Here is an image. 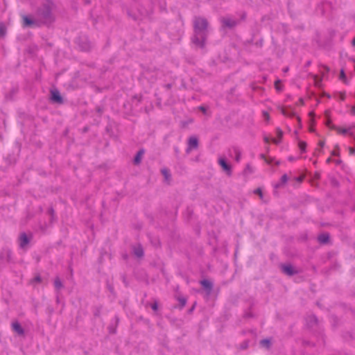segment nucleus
Instances as JSON below:
<instances>
[{"label": "nucleus", "mask_w": 355, "mask_h": 355, "mask_svg": "<svg viewBox=\"0 0 355 355\" xmlns=\"http://www.w3.org/2000/svg\"><path fill=\"white\" fill-rule=\"evenodd\" d=\"M23 24L24 26H41L39 22L37 21L36 17H35V15H33V18H31L28 16H24L23 17Z\"/></svg>", "instance_id": "39448f33"}, {"label": "nucleus", "mask_w": 355, "mask_h": 355, "mask_svg": "<svg viewBox=\"0 0 355 355\" xmlns=\"http://www.w3.org/2000/svg\"><path fill=\"white\" fill-rule=\"evenodd\" d=\"M351 113L352 114L355 115V107H352Z\"/></svg>", "instance_id": "3c124183"}, {"label": "nucleus", "mask_w": 355, "mask_h": 355, "mask_svg": "<svg viewBox=\"0 0 355 355\" xmlns=\"http://www.w3.org/2000/svg\"><path fill=\"white\" fill-rule=\"evenodd\" d=\"M30 240L28 238L26 233L23 232L19 236V246L24 248L26 245L28 244Z\"/></svg>", "instance_id": "ddd939ff"}, {"label": "nucleus", "mask_w": 355, "mask_h": 355, "mask_svg": "<svg viewBox=\"0 0 355 355\" xmlns=\"http://www.w3.org/2000/svg\"><path fill=\"white\" fill-rule=\"evenodd\" d=\"M299 124L301 123V119L299 116L297 117Z\"/></svg>", "instance_id": "bf43d9fd"}, {"label": "nucleus", "mask_w": 355, "mask_h": 355, "mask_svg": "<svg viewBox=\"0 0 355 355\" xmlns=\"http://www.w3.org/2000/svg\"><path fill=\"white\" fill-rule=\"evenodd\" d=\"M171 87H172V85H171V84H170V83L166 84V85H165V87H166L167 89H170L171 88Z\"/></svg>", "instance_id": "8fccbe9b"}, {"label": "nucleus", "mask_w": 355, "mask_h": 355, "mask_svg": "<svg viewBox=\"0 0 355 355\" xmlns=\"http://www.w3.org/2000/svg\"><path fill=\"white\" fill-rule=\"evenodd\" d=\"M318 241L321 244H327L329 241V234L328 233H322L318 236Z\"/></svg>", "instance_id": "4468645a"}, {"label": "nucleus", "mask_w": 355, "mask_h": 355, "mask_svg": "<svg viewBox=\"0 0 355 355\" xmlns=\"http://www.w3.org/2000/svg\"><path fill=\"white\" fill-rule=\"evenodd\" d=\"M319 146L322 148L324 146V141H319Z\"/></svg>", "instance_id": "de8ad7c7"}, {"label": "nucleus", "mask_w": 355, "mask_h": 355, "mask_svg": "<svg viewBox=\"0 0 355 355\" xmlns=\"http://www.w3.org/2000/svg\"><path fill=\"white\" fill-rule=\"evenodd\" d=\"M200 283L202 286V287L206 290L207 293L209 295L213 289V284L207 279L201 280Z\"/></svg>", "instance_id": "f8f14e48"}, {"label": "nucleus", "mask_w": 355, "mask_h": 355, "mask_svg": "<svg viewBox=\"0 0 355 355\" xmlns=\"http://www.w3.org/2000/svg\"><path fill=\"white\" fill-rule=\"evenodd\" d=\"M331 155L334 156H339V147L336 146L335 149L332 151Z\"/></svg>", "instance_id": "2f4dec72"}, {"label": "nucleus", "mask_w": 355, "mask_h": 355, "mask_svg": "<svg viewBox=\"0 0 355 355\" xmlns=\"http://www.w3.org/2000/svg\"><path fill=\"white\" fill-rule=\"evenodd\" d=\"M281 268L282 271L288 276H293L298 273V271L295 270L291 264L282 265Z\"/></svg>", "instance_id": "0eeeda50"}, {"label": "nucleus", "mask_w": 355, "mask_h": 355, "mask_svg": "<svg viewBox=\"0 0 355 355\" xmlns=\"http://www.w3.org/2000/svg\"><path fill=\"white\" fill-rule=\"evenodd\" d=\"M132 252L137 258H141L144 255V249L141 244H137L132 246Z\"/></svg>", "instance_id": "1a4fd4ad"}, {"label": "nucleus", "mask_w": 355, "mask_h": 355, "mask_svg": "<svg viewBox=\"0 0 355 355\" xmlns=\"http://www.w3.org/2000/svg\"><path fill=\"white\" fill-rule=\"evenodd\" d=\"M329 113L330 112L329 110L325 111V116L327 117V121L325 122V125L330 129H337V126L332 124L331 119H329Z\"/></svg>", "instance_id": "f3484780"}, {"label": "nucleus", "mask_w": 355, "mask_h": 355, "mask_svg": "<svg viewBox=\"0 0 355 355\" xmlns=\"http://www.w3.org/2000/svg\"><path fill=\"white\" fill-rule=\"evenodd\" d=\"M263 139L266 143H269L270 141V138L268 137H265Z\"/></svg>", "instance_id": "09e8293b"}, {"label": "nucleus", "mask_w": 355, "mask_h": 355, "mask_svg": "<svg viewBox=\"0 0 355 355\" xmlns=\"http://www.w3.org/2000/svg\"><path fill=\"white\" fill-rule=\"evenodd\" d=\"M53 8V2L46 0L36 9L34 14L40 26H49L55 21Z\"/></svg>", "instance_id": "f03ea898"}, {"label": "nucleus", "mask_w": 355, "mask_h": 355, "mask_svg": "<svg viewBox=\"0 0 355 355\" xmlns=\"http://www.w3.org/2000/svg\"><path fill=\"white\" fill-rule=\"evenodd\" d=\"M280 83H281V81L279 80H276L275 83V89L279 92L282 90V87L280 85Z\"/></svg>", "instance_id": "7c9ffc66"}, {"label": "nucleus", "mask_w": 355, "mask_h": 355, "mask_svg": "<svg viewBox=\"0 0 355 355\" xmlns=\"http://www.w3.org/2000/svg\"><path fill=\"white\" fill-rule=\"evenodd\" d=\"M309 115H310L311 116H314V113H313V112H310V113H309Z\"/></svg>", "instance_id": "0e129e2a"}, {"label": "nucleus", "mask_w": 355, "mask_h": 355, "mask_svg": "<svg viewBox=\"0 0 355 355\" xmlns=\"http://www.w3.org/2000/svg\"><path fill=\"white\" fill-rule=\"evenodd\" d=\"M195 308V304L193 305V306L189 310V313H191L193 311Z\"/></svg>", "instance_id": "864d4df0"}, {"label": "nucleus", "mask_w": 355, "mask_h": 355, "mask_svg": "<svg viewBox=\"0 0 355 355\" xmlns=\"http://www.w3.org/2000/svg\"><path fill=\"white\" fill-rule=\"evenodd\" d=\"M340 79L343 80V82L345 83H347V80H346V76H345V71L343 69H341L340 71Z\"/></svg>", "instance_id": "c756f323"}, {"label": "nucleus", "mask_w": 355, "mask_h": 355, "mask_svg": "<svg viewBox=\"0 0 355 355\" xmlns=\"http://www.w3.org/2000/svg\"><path fill=\"white\" fill-rule=\"evenodd\" d=\"M48 212L49 213V214H51V216H53L54 214V209L53 208H50L48 211Z\"/></svg>", "instance_id": "a18cd8bd"}, {"label": "nucleus", "mask_w": 355, "mask_h": 355, "mask_svg": "<svg viewBox=\"0 0 355 355\" xmlns=\"http://www.w3.org/2000/svg\"><path fill=\"white\" fill-rule=\"evenodd\" d=\"M327 162H331V158H328L327 160Z\"/></svg>", "instance_id": "774afa93"}, {"label": "nucleus", "mask_w": 355, "mask_h": 355, "mask_svg": "<svg viewBox=\"0 0 355 355\" xmlns=\"http://www.w3.org/2000/svg\"><path fill=\"white\" fill-rule=\"evenodd\" d=\"M260 345L266 349H270L271 346V341L268 338L263 339L260 341Z\"/></svg>", "instance_id": "412c9836"}, {"label": "nucleus", "mask_w": 355, "mask_h": 355, "mask_svg": "<svg viewBox=\"0 0 355 355\" xmlns=\"http://www.w3.org/2000/svg\"><path fill=\"white\" fill-rule=\"evenodd\" d=\"M263 116H264V119L266 121H268L270 120V116H269V114L267 112H263Z\"/></svg>", "instance_id": "4c0bfd02"}, {"label": "nucleus", "mask_w": 355, "mask_h": 355, "mask_svg": "<svg viewBox=\"0 0 355 355\" xmlns=\"http://www.w3.org/2000/svg\"><path fill=\"white\" fill-rule=\"evenodd\" d=\"M78 44L83 51H89L92 49V43L85 36L80 37L78 38Z\"/></svg>", "instance_id": "7ed1b4c3"}, {"label": "nucleus", "mask_w": 355, "mask_h": 355, "mask_svg": "<svg viewBox=\"0 0 355 355\" xmlns=\"http://www.w3.org/2000/svg\"><path fill=\"white\" fill-rule=\"evenodd\" d=\"M218 164L223 168L224 171H225L226 174L228 176L232 175V166L229 164L224 158L218 159Z\"/></svg>", "instance_id": "423d86ee"}, {"label": "nucleus", "mask_w": 355, "mask_h": 355, "mask_svg": "<svg viewBox=\"0 0 355 355\" xmlns=\"http://www.w3.org/2000/svg\"><path fill=\"white\" fill-rule=\"evenodd\" d=\"M123 282L126 284V282H125V276H123Z\"/></svg>", "instance_id": "69168bd1"}, {"label": "nucleus", "mask_w": 355, "mask_h": 355, "mask_svg": "<svg viewBox=\"0 0 355 355\" xmlns=\"http://www.w3.org/2000/svg\"><path fill=\"white\" fill-rule=\"evenodd\" d=\"M276 132H277V136L278 137V139H273L272 142L275 144H278L280 142V141L283 137V132L280 128H278L276 129Z\"/></svg>", "instance_id": "a211bd4d"}, {"label": "nucleus", "mask_w": 355, "mask_h": 355, "mask_svg": "<svg viewBox=\"0 0 355 355\" xmlns=\"http://www.w3.org/2000/svg\"><path fill=\"white\" fill-rule=\"evenodd\" d=\"M198 147V140L196 137H190L188 140V148L187 152L189 153L192 149H196Z\"/></svg>", "instance_id": "9b49d317"}, {"label": "nucleus", "mask_w": 355, "mask_h": 355, "mask_svg": "<svg viewBox=\"0 0 355 355\" xmlns=\"http://www.w3.org/2000/svg\"><path fill=\"white\" fill-rule=\"evenodd\" d=\"M102 306H96L94 309V315L95 317H100L101 313Z\"/></svg>", "instance_id": "bb28decb"}, {"label": "nucleus", "mask_w": 355, "mask_h": 355, "mask_svg": "<svg viewBox=\"0 0 355 355\" xmlns=\"http://www.w3.org/2000/svg\"><path fill=\"white\" fill-rule=\"evenodd\" d=\"M199 110H200L202 113H204V114H206V112H207V109H206V107H204V106H200V107H199Z\"/></svg>", "instance_id": "a19ab883"}, {"label": "nucleus", "mask_w": 355, "mask_h": 355, "mask_svg": "<svg viewBox=\"0 0 355 355\" xmlns=\"http://www.w3.org/2000/svg\"><path fill=\"white\" fill-rule=\"evenodd\" d=\"M51 99L52 101L58 103H62L63 99L60 92L58 89L51 91Z\"/></svg>", "instance_id": "9d476101"}, {"label": "nucleus", "mask_w": 355, "mask_h": 355, "mask_svg": "<svg viewBox=\"0 0 355 355\" xmlns=\"http://www.w3.org/2000/svg\"><path fill=\"white\" fill-rule=\"evenodd\" d=\"M352 46H355V37L352 42Z\"/></svg>", "instance_id": "6e6d98bb"}, {"label": "nucleus", "mask_w": 355, "mask_h": 355, "mask_svg": "<svg viewBox=\"0 0 355 355\" xmlns=\"http://www.w3.org/2000/svg\"><path fill=\"white\" fill-rule=\"evenodd\" d=\"M306 322L309 327H313L318 324V318L315 315H311L307 317Z\"/></svg>", "instance_id": "2eb2a0df"}, {"label": "nucleus", "mask_w": 355, "mask_h": 355, "mask_svg": "<svg viewBox=\"0 0 355 355\" xmlns=\"http://www.w3.org/2000/svg\"><path fill=\"white\" fill-rule=\"evenodd\" d=\"M254 193L258 194L260 198H263V193L260 188H257V189H255Z\"/></svg>", "instance_id": "f704fd0d"}, {"label": "nucleus", "mask_w": 355, "mask_h": 355, "mask_svg": "<svg viewBox=\"0 0 355 355\" xmlns=\"http://www.w3.org/2000/svg\"><path fill=\"white\" fill-rule=\"evenodd\" d=\"M6 33L5 29L3 27H0V36H3Z\"/></svg>", "instance_id": "58836bf2"}, {"label": "nucleus", "mask_w": 355, "mask_h": 355, "mask_svg": "<svg viewBox=\"0 0 355 355\" xmlns=\"http://www.w3.org/2000/svg\"><path fill=\"white\" fill-rule=\"evenodd\" d=\"M304 99L300 98L299 99V102L297 103V105H304Z\"/></svg>", "instance_id": "c03bdc74"}, {"label": "nucleus", "mask_w": 355, "mask_h": 355, "mask_svg": "<svg viewBox=\"0 0 355 355\" xmlns=\"http://www.w3.org/2000/svg\"><path fill=\"white\" fill-rule=\"evenodd\" d=\"M144 149H140L137 155H135V158H134V160H133V162L135 165H138L141 163V157L143 156V155L144 154Z\"/></svg>", "instance_id": "dca6fc26"}, {"label": "nucleus", "mask_w": 355, "mask_h": 355, "mask_svg": "<svg viewBox=\"0 0 355 355\" xmlns=\"http://www.w3.org/2000/svg\"><path fill=\"white\" fill-rule=\"evenodd\" d=\"M208 21L201 17H195L193 19V36L192 42L197 46L203 49L208 35Z\"/></svg>", "instance_id": "f257e3e1"}, {"label": "nucleus", "mask_w": 355, "mask_h": 355, "mask_svg": "<svg viewBox=\"0 0 355 355\" xmlns=\"http://www.w3.org/2000/svg\"><path fill=\"white\" fill-rule=\"evenodd\" d=\"M234 152L235 153V160H236V162H239L241 159V153L240 150H239V148H234Z\"/></svg>", "instance_id": "b1692460"}, {"label": "nucleus", "mask_w": 355, "mask_h": 355, "mask_svg": "<svg viewBox=\"0 0 355 355\" xmlns=\"http://www.w3.org/2000/svg\"><path fill=\"white\" fill-rule=\"evenodd\" d=\"M128 255H127V254H124V255H123V258H124L125 259H128Z\"/></svg>", "instance_id": "e2e57ef3"}, {"label": "nucleus", "mask_w": 355, "mask_h": 355, "mask_svg": "<svg viewBox=\"0 0 355 355\" xmlns=\"http://www.w3.org/2000/svg\"><path fill=\"white\" fill-rule=\"evenodd\" d=\"M54 286L56 290H60L63 288V284L59 277H56L54 279Z\"/></svg>", "instance_id": "6ab92c4d"}, {"label": "nucleus", "mask_w": 355, "mask_h": 355, "mask_svg": "<svg viewBox=\"0 0 355 355\" xmlns=\"http://www.w3.org/2000/svg\"><path fill=\"white\" fill-rule=\"evenodd\" d=\"M96 110L99 114H101L103 112V109L101 107H97Z\"/></svg>", "instance_id": "ea45409f"}, {"label": "nucleus", "mask_w": 355, "mask_h": 355, "mask_svg": "<svg viewBox=\"0 0 355 355\" xmlns=\"http://www.w3.org/2000/svg\"><path fill=\"white\" fill-rule=\"evenodd\" d=\"M288 68H286V69H284V72H287V71H288Z\"/></svg>", "instance_id": "338daca9"}, {"label": "nucleus", "mask_w": 355, "mask_h": 355, "mask_svg": "<svg viewBox=\"0 0 355 355\" xmlns=\"http://www.w3.org/2000/svg\"><path fill=\"white\" fill-rule=\"evenodd\" d=\"M161 173L164 175L166 181L170 180L171 175L170 171L168 168H162L161 170Z\"/></svg>", "instance_id": "aec40b11"}, {"label": "nucleus", "mask_w": 355, "mask_h": 355, "mask_svg": "<svg viewBox=\"0 0 355 355\" xmlns=\"http://www.w3.org/2000/svg\"><path fill=\"white\" fill-rule=\"evenodd\" d=\"M110 332L112 333V334H114L115 333V329H112L111 328H110Z\"/></svg>", "instance_id": "4d7b16f0"}, {"label": "nucleus", "mask_w": 355, "mask_h": 355, "mask_svg": "<svg viewBox=\"0 0 355 355\" xmlns=\"http://www.w3.org/2000/svg\"><path fill=\"white\" fill-rule=\"evenodd\" d=\"M107 286H108V289H109V291H110L111 293H113V291H114V288H113V286H111V285H108Z\"/></svg>", "instance_id": "49530a36"}, {"label": "nucleus", "mask_w": 355, "mask_h": 355, "mask_svg": "<svg viewBox=\"0 0 355 355\" xmlns=\"http://www.w3.org/2000/svg\"><path fill=\"white\" fill-rule=\"evenodd\" d=\"M334 130H336L338 133H340V134H347V133H349V129H346V128H339L337 126V129H334Z\"/></svg>", "instance_id": "cd10ccee"}, {"label": "nucleus", "mask_w": 355, "mask_h": 355, "mask_svg": "<svg viewBox=\"0 0 355 355\" xmlns=\"http://www.w3.org/2000/svg\"><path fill=\"white\" fill-rule=\"evenodd\" d=\"M245 318H250V317H252V315H251V314H250V313H246V314L245 315Z\"/></svg>", "instance_id": "5fc2aeb1"}, {"label": "nucleus", "mask_w": 355, "mask_h": 355, "mask_svg": "<svg viewBox=\"0 0 355 355\" xmlns=\"http://www.w3.org/2000/svg\"><path fill=\"white\" fill-rule=\"evenodd\" d=\"M350 155H354L355 153V149L354 148L350 147L349 148Z\"/></svg>", "instance_id": "79ce46f5"}, {"label": "nucleus", "mask_w": 355, "mask_h": 355, "mask_svg": "<svg viewBox=\"0 0 355 355\" xmlns=\"http://www.w3.org/2000/svg\"><path fill=\"white\" fill-rule=\"evenodd\" d=\"M220 21L223 28H232L238 24V21L236 20L232 19L230 17H223Z\"/></svg>", "instance_id": "20e7f679"}, {"label": "nucleus", "mask_w": 355, "mask_h": 355, "mask_svg": "<svg viewBox=\"0 0 355 355\" xmlns=\"http://www.w3.org/2000/svg\"><path fill=\"white\" fill-rule=\"evenodd\" d=\"M345 94H340V99H341L342 101H344V100H345Z\"/></svg>", "instance_id": "603ef678"}, {"label": "nucleus", "mask_w": 355, "mask_h": 355, "mask_svg": "<svg viewBox=\"0 0 355 355\" xmlns=\"http://www.w3.org/2000/svg\"><path fill=\"white\" fill-rule=\"evenodd\" d=\"M321 67L324 69L326 73H328L329 71V68L327 66L322 65Z\"/></svg>", "instance_id": "37998d69"}, {"label": "nucleus", "mask_w": 355, "mask_h": 355, "mask_svg": "<svg viewBox=\"0 0 355 355\" xmlns=\"http://www.w3.org/2000/svg\"><path fill=\"white\" fill-rule=\"evenodd\" d=\"M288 176L286 174H284L282 176L281 178V182L280 183H278L277 185H276V187H279L281 186V184H285L287 181H288Z\"/></svg>", "instance_id": "a878e982"}, {"label": "nucleus", "mask_w": 355, "mask_h": 355, "mask_svg": "<svg viewBox=\"0 0 355 355\" xmlns=\"http://www.w3.org/2000/svg\"><path fill=\"white\" fill-rule=\"evenodd\" d=\"M5 253L6 254V257H7V261H11V251L10 250H6L5 251Z\"/></svg>", "instance_id": "473e14b6"}, {"label": "nucleus", "mask_w": 355, "mask_h": 355, "mask_svg": "<svg viewBox=\"0 0 355 355\" xmlns=\"http://www.w3.org/2000/svg\"><path fill=\"white\" fill-rule=\"evenodd\" d=\"M178 300L180 302L179 308L181 309L186 305L187 299L184 297H178Z\"/></svg>", "instance_id": "5701e85b"}, {"label": "nucleus", "mask_w": 355, "mask_h": 355, "mask_svg": "<svg viewBox=\"0 0 355 355\" xmlns=\"http://www.w3.org/2000/svg\"><path fill=\"white\" fill-rule=\"evenodd\" d=\"M282 113L284 116H291V117H293L295 115V113L293 111H292V110L288 111L284 108H282Z\"/></svg>", "instance_id": "4be33fe9"}, {"label": "nucleus", "mask_w": 355, "mask_h": 355, "mask_svg": "<svg viewBox=\"0 0 355 355\" xmlns=\"http://www.w3.org/2000/svg\"><path fill=\"white\" fill-rule=\"evenodd\" d=\"M349 135L352 137L354 138V139L355 140V136L354 135V134L352 132H349Z\"/></svg>", "instance_id": "13d9d810"}, {"label": "nucleus", "mask_w": 355, "mask_h": 355, "mask_svg": "<svg viewBox=\"0 0 355 355\" xmlns=\"http://www.w3.org/2000/svg\"><path fill=\"white\" fill-rule=\"evenodd\" d=\"M248 346H249V341L245 340L241 344L240 349H246L248 347Z\"/></svg>", "instance_id": "c85d7f7f"}, {"label": "nucleus", "mask_w": 355, "mask_h": 355, "mask_svg": "<svg viewBox=\"0 0 355 355\" xmlns=\"http://www.w3.org/2000/svg\"><path fill=\"white\" fill-rule=\"evenodd\" d=\"M33 282H37V283H40L42 282V278H41V277L39 275H36L34 277V279H33Z\"/></svg>", "instance_id": "c9c22d12"}, {"label": "nucleus", "mask_w": 355, "mask_h": 355, "mask_svg": "<svg viewBox=\"0 0 355 355\" xmlns=\"http://www.w3.org/2000/svg\"><path fill=\"white\" fill-rule=\"evenodd\" d=\"M11 327L12 331L17 333L19 336L24 335V329L17 320L13 321L11 324Z\"/></svg>", "instance_id": "6e6552de"}, {"label": "nucleus", "mask_w": 355, "mask_h": 355, "mask_svg": "<svg viewBox=\"0 0 355 355\" xmlns=\"http://www.w3.org/2000/svg\"><path fill=\"white\" fill-rule=\"evenodd\" d=\"M340 162H341V161H340V160H336V163L337 164H339Z\"/></svg>", "instance_id": "680f3d73"}, {"label": "nucleus", "mask_w": 355, "mask_h": 355, "mask_svg": "<svg viewBox=\"0 0 355 355\" xmlns=\"http://www.w3.org/2000/svg\"><path fill=\"white\" fill-rule=\"evenodd\" d=\"M298 146H299V148H300L301 152L302 153H305L306 148V143L305 141H300L298 143Z\"/></svg>", "instance_id": "393cba45"}, {"label": "nucleus", "mask_w": 355, "mask_h": 355, "mask_svg": "<svg viewBox=\"0 0 355 355\" xmlns=\"http://www.w3.org/2000/svg\"><path fill=\"white\" fill-rule=\"evenodd\" d=\"M261 157L264 159V160L268 163V164H271L272 162V158H267L263 154H261Z\"/></svg>", "instance_id": "72a5a7b5"}, {"label": "nucleus", "mask_w": 355, "mask_h": 355, "mask_svg": "<svg viewBox=\"0 0 355 355\" xmlns=\"http://www.w3.org/2000/svg\"><path fill=\"white\" fill-rule=\"evenodd\" d=\"M309 130H310V132H314V131H315V129H314V128H311L309 129Z\"/></svg>", "instance_id": "052dcab7"}, {"label": "nucleus", "mask_w": 355, "mask_h": 355, "mask_svg": "<svg viewBox=\"0 0 355 355\" xmlns=\"http://www.w3.org/2000/svg\"><path fill=\"white\" fill-rule=\"evenodd\" d=\"M151 308L153 311H156L158 309V304L157 302H155L151 304Z\"/></svg>", "instance_id": "e433bc0d"}]
</instances>
